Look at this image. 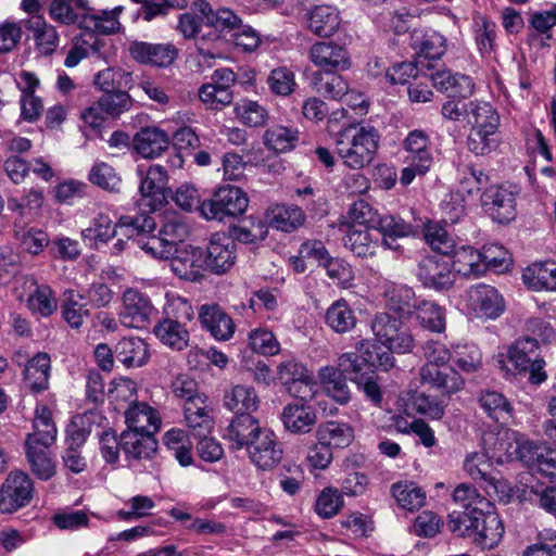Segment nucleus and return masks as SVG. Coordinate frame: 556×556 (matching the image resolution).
<instances>
[{
    "label": "nucleus",
    "instance_id": "nucleus-56",
    "mask_svg": "<svg viewBox=\"0 0 556 556\" xmlns=\"http://www.w3.org/2000/svg\"><path fill=\"white\" fill-rule=\"evenodd\" d=\"M424 237L430 248L442 256H450L454 252L456 244L453 237L439 223H428L425 226Z\"/></svg>",
    "mask_w": 556,
    "mask_h": 556
},
{
    "label": "nucleus",
    "instance_id": "nucleus-9",
    "mask_svg": "<svg viewBox=\"0 0 556 556\" xmlns=\"http://www.w3.org/2000/svg\"><path fill=\"white\" fill-rule=\"evenodd\" d=\"M34 481L20 469L12 470L0 486V511L11 514L27 506L33 500Z\"/></svg>",
    "mask_w": 556,
    "mask_h": 556
},
{
    "label": "nucleus",
    "instance_id": "nucleus-7",
    "mask_svg": "<svg viewBox=\"0 0 556 556\" xmlns=\"http://www.w3.org/2000/svg\"><path fill=\"white\" fill-rule=\"evenodd\" d=\"M147 235L137 236L138 248L155 258L168 260L178 248L187 245L189 227L180 217L174 216L163 224L157 236Z\"/></svg>",
    "mask_w": 556,
    "mask_h": 556
},
{
    "label": "nucleus",
    "instance_id": "nucleus-13",
    "mask_svg": "<svg viewBox=\"0 0 556 556\" xmlns=\"http://www.w3.org/2000/svg\"><path fill=\"white\" fill-rule=\"evenodd\" d=\"M467 306L478 318L496 319L505 309V301L494 287L477 285L467 292Z\"/></svg>",
    "mask_w": 556,
    "mask_h": 556
},
{
    "label": "nucleus",
    "instance_id": "nucleus-62",
    "mask_svg": "<svg viewBox=\"0 0 556 556\" xmlns=\"http://www.w3.org/2000/svg\"><path fill=\"white\" fill-rule=\"evenodd\" d=\"M491 460L488 451L469 454L464 462V469L476 481H484L492 484L493 478L490 475Z\"/></svg>",
    "mask_w": 556,
    "mask_h": 556
},
{
    "label": "nucleus",
    "instance_id": "nucleus-20",
    "mask_svg": "<svg viewBox=\"0 0 556 556\" xmlns=\"http://www.w3.org/2000/svg\"><path fill=\"white\" fill-rule=\"evenodd\" d=\"M481 202L490 216L501 224L508 223L515 218V194L506 188L491 186L482 193Z\"/></svg>",
    "mask_w": 556,
    "mask_h": 556
},
{
    "label": "nucleus",
    "instance_id": "nucleus-17",
    "mask_svg": "<svg viewBox=\"0 0 556 556\" xmlns=\"http://www.w3.org/2000/svg\"><path fill=\"white\" fill-rule=\"evenodd\" d=\"M421 384L440 392L443 396H451L459 392L465 384L463 377L450 366L424 365L419 369Z\"/></svg>",
    "mask_w": 556,
    "mask_h": 556
},
{
    "label": "nucleus",
    "instance_id": "nucleus-25",
    "mask_svg": "<svg viewBox=\"0 0 556 556\" xmlns=\"http://www.w3.org/2000/svg\"><path fill=\"white\" fill-rule=\"evenodd\" d=\"M212 407L207 397H198L185 404V421L194 438L208 434L214 426Z\"/></svg>",
    "mask_w": 556,
    "mask_h": 556
},
{
    "label": "nucleus",
    "instance_id": "nucleus-51",
    "mask_svg": "<svg viewBox=\"0 0 556 556\" xmlns=\"http://www.w3.org/2000/svg\"><path fill=\"white\" fill-rule=\"evenodd\" d=\"M29 281L31 286H35V290L27 299V307L34 314H38L41 317L52 315L58 308V302L52 289L47 285H37L34 278L29 279Z\"/></svg>",
    "mask_w": 556,
    "mask_h": 556
},
{
    "label": "nucleus",
    "instance_id": "nucleus-48",
    "mask_svg": "<svg viewBox=\"0 0 556 556\" xmlns=\"http://www.w3.org/2000/svg\"><path fill=\"white\" fill-rule=\"evenodd\" d=\"M263 140L269 150L286 153L295 148L299 141V131L295 128L276 125L264 132Z\"/></svg>",
    "mask_w": 556,
    "mask_h": 556
},
{
    "label": "nucleus",
    "instance_id": "nucleus-47",
    "mask_svg": "<svg viewBox=\"0 0 556 556\" xmlns=\"http://www.w3.org/2000/svg\"><path fill=\"white\" fill-rule=\"evenodd\" d=\"M337 72L338 71L313 73L312 85L316 92L326 98L334 100L342 99L349 90V84L341 75H338Z\"/></svg>",
    "mask_w": 556,
    "mask_h": 556
},
{
    "label": "nucleus",
    "instance_id": "nucleus-31",
    "mask_svg": "<svg viewBox=\"0 0 556 556\" xmlns=\"http://www.w3.org/2000/svg\"><path fill=\"white\" fill-rule=\"evenodd\" d=\"M315 409L303 403L288 404L281 413L285 428L292 433H307L316 424Z\"/></svg>",
    "mask_w": 556,
    "mask_h": 556
},
{
    "label": "nucleus",
    "instance_id": "nucleus-3",
    "mask_svg": "<svg viewBox=\"0 0 556 556\" xmlns=\"http://www.w3.org/2000/svg\"><path fill=\"white\" fill-rule=\"evenodd\" d=\"M450 531L463 538H471L482 548H494L503 538L504 525L495 506L473 515H448Z\"/></svg>",
    "mask_w": 556,
    "mask_h": 556
},
{
    "label": "nucleus",
    "instance_id": "nucleus-1",
    "mask_svg": "<svg viewBox=\"0 0 556 556\" xmlns=\"http://www.w3.org/2000/svg\"><path fill=\"white\" fill-rule=\"evenodd\" d=\"M156 223L153 217L141 214L136 217L122 216L113 223L108 214L99 213L89 223V226L81 230V239L90 249L99 250L121 233L128 239L135 236L151 233L155 230Z\"/></svg>",
    "mask_w": 556,
    "mask_h": 556
},
{
    "label": "nucleus",
    "instance_id": "nucleus-32",
    "mask_svg": "<svg viewBox=\"0 0 556 556\" xmlns=\"http://www.w3.org/2000/svg\"><path fill=\"white\" fill-rule=\"evenodd\" d=\"M386 305L402 317L413 316L421 298L405 285H390L384 290Z\"/></svg>",
    "mask_w": 556,
    "mask_h": 556
},
{
    "label": "nucleus",
    "instance_id": "nucleus-14",
    "mask_svg": "<svg viewBox=\"0 0 556 556\" xmlns=\"http://www.w3.org/2000/svg\"><path fill=\"white\" fill-rule=\"evenodd\" d=\"M252 464L258 469L269 470L276 467L282 459L283 451L277 435L265 428L247 448Z\"/></svg>",
    "mask_w": 556,
    "mask_h": 556
},
{
    "label": "nucleus",
    "instance_id": "nucleus-21",
    "mask_svg": "<svg viewBox=\"0 0 556 556\" xmlns=\"http://www.w3.org/2000/svg\"><path fill=\"white\" fill-rule=\"evenodd\" d=\"M199 320L202 328L217 341H228L235 334L233 319L218 304H203L199 309Z\"/></svg>",
    "mask_w": 556,
    "mask_h": 556
},
{
    "label": "nucleus",
    "instance_id": "nucleus-42",
    "mask_svg": "<svg viewBox=\"0 0 556 556\" xmlns=\"http://www.w3.org/2000/svg\"><path fill=\"white\" fill-rule=\"evenodd\" d=\"M412 47L426 59H440L446 51V39L438 31L414 30L412 34Z\"/></svg>",
    "mask_w": 556,
    "mask_h": 556
},
{
    "label": "nucleus",
    "instance_id": "nucleus-36",
    "mask_svg": "<svg viewBox=\"0 0 556 556\" xmlns=\"http://www.w3.org/2000/svg\"><path fill=\"white\" fill-rule=\"evenodd\" d=\"M452 497L463 510H454L450 515H473L492 508V502L479 494L476 488L468 483L457 485Z\"/></svg>",
    "mask_w": 556,
    "mask_h": 556
},
{
    "label": "nucleus",
    "instance_id": "nucleus-63",
    "mask_svg": "<svg viewBox=\"0 0 556 556\" xmlns=\"http://www.w3.org/2000/svg\"><path fill=\"white\" fill-rule=\"evenodd\" d=\"M303 222V212L298 206L280 205L273 210L270 224L277 230L289 232L302 225Z\"/></svg>",
    "mask_w": 556,
    "mask_h": 556
},
{
    "label": "nucleus",
    "instance_id": "nucleus-34",
    "mask_svg": "<svg viewBox=\"0 0 556 556\" xmlns=\"http://www.w3.org/2000/svg\"><path fill=\"white\" fill-rule=\"evenodd\" d=\"M522 281L534 291H556V263L535 262L522 273Z\"/></svg>",
    "mask_w": 556,
    "mask_h": 556
},
{
    "label": "nucleus",
    "instance_id": "nucleus-12",
    "mask_svg": "<svg viewBox=\"0 0 556 556\" xmlns=\"http://www.w3.org/2000/svg\"><path fill=\"white\" fill-rule=\"evenodd\" d=\"M416 275L426 288L437 291L450 289L456 279L451 261L435 255L422 257L418 262Z\"/></svg>",
    "mask_w": 556,
    "mask_h": 556
},
{
    "label": "nucleus",
    "instance_id": "nucleus-54",
    "mask_svg": "<svg viewBox=\"0 0 556 556\" xmlns=\"http://www.w3.org/2000/svg\"><path fill=\"white\" fill-rule=\"evenodd\" d=\"M392 495L397 504L407 510L419 509L426 501V493L414 482H397L392 485Z\"/></svg>",
    "mask_w": 556,
    "mask_h": 556
},
{
    "label": "nucleus",
    "instance_id": "nucleus-64",
    "mask_svg": "<svg viewBox=\"0 0 556 556\" xmlns=\"http://www.w3.org/2000/svg\"><path fill=\"white\" fill-rule=\"evenodd\" d=\"M343 505L344 501L340 491L328 486L318 495L315 503V511L319 517L329 519L338 515Z\"/></svg>",
    "mask_w": 556,
    "mask_h": 556
},
{
    "label": "nucleus",
    "instance_id": "nucleus-52",
    "mask_svg": "<svg viewBox=\"0 0 556 556\" xmlns=\"http://www.w3.org/2000/svg\"><path fill=\"white\" fill-rule=\"evenodd\" d=\"M415 312L416 319L421 327L433 331L442 332L445 329V311L437 303L421 298Z\"/></svg>",
    "mask_w": 556,
    "mask_h": 556
},
{
    "label": "nucleus",
    "instance_id": "nucleus-40",
    "mask_svg": "<svg viewBox=\"0 0 556 556\" xmlns=\"http://www.w3.org/2000/svg\"><path fill=\"white\" fill-rule=\"evenodd\" d=\"M318 377L329 396L341 405L349 403L351 391L346 382V376L337 370L334 366H325L318 370Z\"/></svg>",
    "mask_w": 556,
    "mask_h": 556
},
{
    "label": "nucleus",
    "instance_id": "nucleus-39",
    "mask_svg": "<svg viewBox=\"0 0 556 556\" xmlns=\"http://www.w3.org/2000/svg\"><path fill=\"white\" fill-rule=\"evenodd\" d=\"M453 258L451 262L453 270L466 277H478L484 273V264L481 257V251L470 247L455 245L454 252L450 254Z\"/></svg>",
    "mask_w": 556,
    "mask_h": 556
},
{
    "label": "nucleus",
    "instance_id": "nucleus-58",
    "mask_svg": "<svg viewBox=\"0 0 556 556\" xmlns=\"http://www.w3.org/2000/svg\"><path fill=\"white\" fill-rule=\"evenodd\" d=\"M28 28L34 31L37 46L45 54L52 53L59 45V35L52 25H48L40 16H34L28 22Z\"/></svg>",
    "mask_w": 556,
    "mask_h": 556
},
{
    "label": "nucleus",
    "instance_id": "nucleus-29",
    "mask_svg": "<svg viewBox=\"0 0 556 556\" xmlns=\"http://www.w3.org/2000/svg\"><path fill=\"white\" fill-rule=\"evenodd\" d=\"M518 432L503 429L496 434H489L484 440L485 450L492 460L503 464L515 459L518 452Z\"/></svg>",
    "mask_w": 556,
    "mask_h": 556
},
{
    "label": "nucleus",
    "instance_id": "nucleus-38",
    "mask_svg": "<svg viewBox=\"0 0 556 556\" xmlns=\"http://www.w3.org/2000/svg\"><path fill=\"white\" fill-rule=\"evenodd\" d=\"M479 407L496 422L506 424L514 413L513 405L501 392L483 390L478 396Z\"/></svg>",
    "mask_w": 556,
    "mask_h": 556
},
{
    "label": "nucleus",
    "instance_id": "nucleus-19",
    "mask_svg": "<svg viewBox=\"0 0 556 556\" xmlns=\"http://www.w3.org/2000/svg\"><path fill=\"white\" fill-rule=\"evenodd\" d=\"M167 175L163 166L151 165L147 174L141 177L139 187L140 204L151 211L159 210L166 202Z\"/></svg>",
    "mask_w": 556,
    "mask_h": 556
},
{
    "label": "nucleus",
    "instance_id": "nucleus-33",
    "mask_svg": "<svg viewBox=\"0 0 556 556\" xmlns=\"http://www.w3.org/2000/svg\"><path fill=\"white\" fill-rule=\"evenodd\" d=\"M168 146V135L156 127L142 128L134 137L135 150L146 159H153L161 155Z\"/></svg>",
    "mask_w": 556,
    "mask_h": 556
},
{
    "label": "nucleus",
    "instance_id": "nucleus-44",
    "mask_svg": "<svg viewBox=\"0 0 556 556\" xmlns=\"http://www.w3.org/2000/svg\"><path fill=\"white\" fill-rule=\"evenodd\" d=\"M224 405L237 415L250 414L257 409L258 396L249 386H235L224 394Z\"/></svg>",
    "mask_w": 556,
    "mask_h": 556
},
{
    "label": "nucleus",
    "instance_id": "nucleus-30",
    "mask_svg": "<svg viewBox=\"0 0 556 556\" xmlns=\"http://www.w3.org/2000/svg\"><path fill=\"white\" fill-rule=\"evenodd\" d=\"M194 12L201 14L204 23L216 30H233L241 25V18L231 10L223 8L214 11L206 0H195L192 4Z\"/></svg>",
    "mask_w": 556,
    "mask_h": 556
},
{
    "label": "nucleus",
    "instance_id": "nucleus-55",
    "mask_svg": "<svg viewBox=\"0 0 556 556\" xmlns=\"http://www.w3.org/2000/svg\"><path fill=\"white\" fill-rule=\"evenodd\" d=\"M498 130L470 129L466 146L467 149L478 156H484L497 149L501 140L497 136Z\"/></svg>",
    "mask_w": 556,
    "mask_h": 556
},
{
    "label": "nucleus",
    "instance_id": "nucleus-10",
    "mask_svg": "<svg viewBox=\"0 0 556 556\" xmlns=\"http://www.w3.org/2000/svg\"><path fill=\"white\" fill-rule=\"evenodd\" d=\"M371 330L381 344L395 353L409 352L414 339L408 329L397 318L388 313H379L371 321Z\"/></svg>",
    "mask_w": 556,
    "mask_h": 556
},
{
    "label": "nucleus",
    "instance_id": "nucleus-60",
    "mask_svg": "<svg viewBox=\"0 0 556 556\" xmlns=\"http://www.w3.org/2000/svg\"><path fill=\"white\" fill-rule=\"evenodd\" d=\"M248 344L253 352L265 356L276 355L280 351L279 341L267 328L260 327L251 330L248 336Z\"/></svg>",
    "mask_w": 556,
    "mask_h": 556
},
{
    "label": "nucleus",
    "instance_id": "nucleus-50",
    "mask_svg": "<svg viewBox=\"0 0 556 556\" xmlns=\"http://www.w3.org/2000/svg\"><path fill=\"white\" fill-rule=\"evenodd\" d=\"M51 359L47 353H37L27 364L25 378L36 392L45 391L49 384Z\"/></svg>",
    "mask_w": 556,
    "mask_h": 556
},
{
    "label": "nucleus",
    "instance_id": "nucleus-26",
    "mask_svg": "<svg viewBox=\"0 0 556 556\" xmlns=\"http://www.w3.org/2000/svg\"><path fill=\"white\" fill-rule=\"evenodd\" d=\"M341 25L340 12L336 7L320 4L313 7L307 13V28L317 37L333 36Z\"/></svg>",
    "mask_w": 556,
    "mask_h": 556
},
{
    "label": "nucleus",
    "instance_id": "nucleus-37",
    "mask_svg": "<svg viewBox=\"0 0 556 556\" xmlns=\"http://www.w3.org/2000/svg\"><path fill=\"white\" fill-rule=\"evenodd\" d=\"M114 355L127 368L141 367L149 358L148 344L137 337L123 338L115 345Z\"/></svg>",
    "mask_w": 556,
    "mask_h": 556
},
{
    "label": "nucleus",
    "instance_id": "nucleus-4",
    "mask_svg": "<svg viewBox=\"0 0 556 556\" xmlns=\"http://www.w3.org/2000/svg\"><path fill=\"white\" fill-rule=\"evenodd\" d=\"M74 0H51L49 7L50 17L63 25L77 24L79 28L101 35L117 33L121 27L118 14L123 7H116L113 10H102L99 13L84 12L78 15L74 12L72 2Z\"/></svg>",
    "mask_w": 556,
    "mask_h": 556
},
{
    "label": "nucleus",
    "instance_id": "nucleus-53",
    "mask_svg": "<svg viewBox=\"0 0 556 556\" xmlns=\"http://www.w3.org/2000/svg\"><path fill=\"white\" fill-rule=\"evenodd\" d=\"M93 83L103 91V93L121 91L126 88H130L132 84V75L119 67H109L100 71L94 76Z\"/></svg>",
    "mask_w": 556,
    "mask_h": 556
},
{
    "label": "nucleus",
    "instance_id": "nucleus-35",
    "mask_svg": "<svg viewBox=\"0 0 556 556\" xmlns=\"http://www.w3.org/2000/svg\"><path fill=\"white\" fill-rule=\"evenodd\" d=\"M372 228L349 227L343 238L344 245L358 257L374 256L379 248V237Z\"/></svg>",
    "mask_w": 556,
    "mask_h": 556
},
{
    "label": "nucleus",
    "instance_id": "nucleus-59",
    "mask_svg": "<svg viewBox=\"0 0 556 556\" xmlns=\"http://www.w3.org/2000/svg\"><path fill=\"white\" fill-rule=\"evenodd\" d=\"M452 359L465 372H475L482 366V353L473 343H462L453 346Z\"/></svg>",
    "mask_w": 556,
    "mask_h": 556
},
{
    "label": "nucleus",
    "instance_id": "nucleus-23",
    "mask_svg": "<svg viewBox=\"0 0 556 556\" xmlns=\"http://www.w3.org/2000/svg\"><path fill=\"white\" fill-rule=\"evenodd\" d=\"M130 54L140 63L159 67H168L177 59L178 49L169 42H134L130 47Z\"/></svg>",
    "mask_w": 556,
    "mask_h": 556
},
{
    "label": "nucleus",
    "instance_id": "nucleus-45",
    "mask_svg": "<svg viewBox=\"0 0 556 556\" xmlns=\"http://www.w3.org/2000/svg\"><path fill=\"white\" fill-rule=\"evenodd\" d=\"M317 439L324 444L331 447H346L354 439L352 427L345 422L327 421L317 428Z\"/></svg>",
    "mask_w": 556,
    "mask_h": 556
},
{
    "label": "nucleus",
    "instance_id": "nucleus-2",
    "mask_svg": "<svg viewBox=\"0 0 556 556\" xmlns=\"http://www.w3.org/2000/svg\"><path fill=\"white\" fill-rule=\"evenodd\" d=\"M379 134L374 126L349 125L334 139L336 151L343 164L352 169L369 165L378 150Z\"/></svg>",
    "mask_w": 556,
    "mask_h": 556
},
{
    "label": "nucleus",
    "instance_id": "nucleus-28",
    "mask_svg": "<svg viewBox=\"0 0 556 556\" xmlns=\"http://www.w3.org/2000/svg\"><path fill=\"white\" fill-rule=\"evenodd\" d=\"M155 433L123 431L121 447L127 458L136 460L151 459L157 451Z\"/></svg>",
    "mask_w": 556,
    "mask_h": 556
},
{
    "label": "nucleus",
    "instance_id": "nucleus-22",
    "mask_svg": "<svg viewBox=\"0 0 556 556\" xmlns=\"http://www.w3.org/2000/svg\"><path fill=\"white\" fill-rule=\"evenodd\" d=\"M264 429L251 414H240L226 428L225 439L230 443L231 450H247Z\"/></svg>",
    "mask_w": 556,
    "mask_h": 556
},
{
    "label": "nucleus",
    "instance_id": "nucleus-46",
    "mask_svg": "<svg viewBox=\"0 0 556 556\" xmlns=\"http://www.w3.org/2000/svg\"><path fill=\"white\" fill-rule=\"evenodd\" d=\"M467 115L470 129L498 130L500 115L489 102L470 101Z\"/></svg>",
    "mask_w": 556,
    "mask_h": 556
},
{
    "label": "nucleus",
    "instance_id": "nucleus-61",
    "mask_svg": "<svg viewBox=\"0 0 556 556\" xmlns=\"http://www.w3.org/2000/svg\"><path fill=\"white\" fill-rule=\"evenodd\" d=\"M475 40L481 55H489L494 50L496 25L485 16H477L473 20Z\"/></svg>",
    "mask_w": 556,
    "mask_h": 556
},
{
    "label": "nucleus",
    "instance_id": "nucleus-43",
    "mask_svg": "<svg viewBox=\"0 0 556 556\" xmlns=\"http://www.w3.org/2000/svg\"><path fill=\"white\" fill-rule=\"evenodd\" d=\"M50 447L25 445V455L35 477L41 481L52 479L56 473V463L49 454Z\"/></svg>",
    "mask_w": 556,
    "mask_h": 556
},
{
    "label": "nucleus",
    "instance_id": "nucleus-49",
    "mask_svg": "<svg viewBox=\"0 0 556 556\" xmlns=\"http://www.w3.org/2000/svg\"><path fill=\"white\" fill-rule=\"evenodd\" d=\"M326 324L338 333H345L356 325V316L348 302L340 299L333 302L326 312Z\"/></svg>",
    "mask_w": 556,
    "mask_h": 556
},
{
    "label": "nucleus",
    "instance_id": "nucleus-27",
    "mask_svg": "<svg viewBox=\"0 0 556 556\" xmlns=\"http://www.w3.org/2000/svg\"><path fill=\"white\" fill-rule=\"evenodd\" d=\"M58 430L52 419L49 407L45 404L37 405L33 421V432L28 433L25 445L50 447L56 439Z\"/></svg>",
    "mask_w": 556,
    "mask_h": 556
},
{
    "label": "nucleus",
    "instance_id": "nucleus-24",
    "mask_svg": "<svg viewBox=\"0 0 556 556\" xmlns=\"http://www.w3.org/2000/svg\"><path fill=\"white\" fill-rule=\"evenodd\" d=\"M125 431L156 433L162 419L155 408L144 402H134L125 412Z\"/></svg>",
    "mask_w": 556,
    "mask_h": 556
},
{
    "label": "nucleus",
    "instance_id": "nucleus-8",
    "mask_svg": "<svg viewBox=\"0 0 556 556\" xmlns=\"http://www.w3.org/2000/svg\"><path fill=\"white\" fill-rule=\"evenodd\" d=\"M249 205L245 192L235 186L219 187L211 199L202 201L200 214L207 220L223 222L243 214Z\"/></svg>",
    "mask_w": 556,
    "mask_h": 556
},
{
    "label": "nucleus",
    "instance_id": "nucleus-5",
    "mask_svg": "<svg viewBox=\"0 0 556 556\" xmlns=\"http://www.w3.org/2000/svg\"><path fill=\"white\" fill-rule=\"evenodd\" d=\"M510 363L516 374H529V381L539 386L547 379L545 361L540 352V343L536 339L523 337L511 343L505 354L497 356V364L502 370L510 369L506 363Z\"/></svg>",
    "mask_w": 556,
    "mask_h": 556
},
{
    "label": "nucleus",
    "instance_id": "nucleus-57",
    "mask_svg": "<svg viewBox=\"0 0 556 556\" xmlns=\"http://www.w3.org/2000/svg\"><path fill=\"white\" fill-rule=\"evenodd\" d=\"M14 237L23 251L31 255L40 254L49 244L47 232L37 228H24L15 225Z\"/></svg>",
    "mask_w": 556,
    "mask_h": 556
},
{
    "label": "nucleus",
    "instance_id": "nucleus-41",
    "mask_svg": "<svg viewBox=\"0 0 556 556\" xmlns=\"http://www.w3.org/2000/svg\"><path fill=\"white\" fill-rule=\"evenodd\" d=\"M154 334L165 345L181 351L188 346L189 331L186 324L172 318H164L154 327Z\"/></svg>",
    "mask_w": 556,
    "mask_h": 556
},
{
    "label": "nucleus",
    "instance_id": "nucleus-6",
    "mask_svg": "<svg viewBox=\"0 0 556 556\" xmlns=\"http://www.w3.org/2000/svg\"><path fill=\"white\" fill-rule=\"evenodd\" d=\"M406 152L401 172L400 182L408 186L417 176L426 175L432 167L434 157L431 149V139L422 129L410 130L402 142Z\"/></svg>",
    "mask_w": 556,
    "mask_h": 556
},
{
    "label": "nucleus",
    "instance_id": "nucleus-16",
    "mask_svg": "<svg viewBox=\"0 0 556 556\" xmlns=\"http://www.w3.org/2000/svg\"><path fill=\"white\" fill-rule=\"evenodd\" d=\"M309 60L320 68L318 72L346 71L352 65L346 48L334 41H317L312 45Z\"/></svg>",
    "mask_w": 556,
    "mask_h": 556
},
{
    "label": "nucleus",
    "instance_id": "nucleus-11",
    "mask_svg": "<svg viewBox=\"0 0 556 556\" xmlns=\"http://www.w3.org/2000/svg\"><path fill=\"white\" fill-rule=\"evenodd\" d=\"M156 314V308L146 293L132 288L124 292L123 306L119 312L122 325L128 328L143 329Z\"/></svg>",
    "mask_w": 556,
    "mask_h": 556
},
{
    "label": "nucleus",
    "instance_id": "nucleus-18",
    "mask_svg": "<svg viewBox=\"0 0 556 556\" xmlns=\"http://www.w3.org/2000/svg\"><path fill=\"white\" fill-rule=\"evenodd\" d=\"M168 260H170L172 270L186 280L197 281L206 270L205 253L201 248L181 245Z\"/></svg>",
    "mask_w": 556,
    "mask_h": 556
},
{
    "label": "nucleus",
    "instance_id": "nucleus-15",
    "mask_svg": "<svg viewBox=\"0 0 556 556\" xmlns=\"http://www.w3.org/2000/svg\"><path fill=\"white\" fill-rule=\"evenodd\" d=\"M205 265L206 269L216 275L227 273L236 263L237 244L233 238L215 233L206 247Z\"/></svg>",
    "mask_w": 556,
    "mask_h": 556
}]
</instances>
